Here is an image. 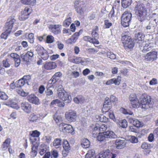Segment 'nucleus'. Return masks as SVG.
Masks as SVG:
<instances>
[{"label": "nucleus", "instance_id": "nucleus-19", "mask_svg": "<svg viewBox=\"0 0 158 158\" xmlns=\"http://www.w3.org/2000/svg\"><path fill=\"white\" fill-rule=\"evenodd\" d=\"M126 140L123 138H118L117 139L115 142V146L117 149H122L126 146Z\"/></svg>", "mask_w": 158, "mask_h": 158}, {"label": "nucleus", "instance_id": "nucleus-5", "mask_svg": "<svg viewBox=\"0 0 158 158\" xmlns=\"http://www.w3.org/2000/svg\"><path fill=\"white\" fill-rule=\"evenodd\" d=\"M74 6L75 10L80 15L83 14L86 10L85 5L84 2L81 1V0H76Z\"/></svg>", "mask_w": 158, "mask_h": 158}, {"label": "nucleus", "instance_id": "nucleus-48", "mask_svg": "<svg viewBox=\"0 0 158 158\" xmlns=\"http://www.w3.org/2000/svg\"><path fill=\"white\" fill-rule=\"evenodd\" d=\"M71 18L69 17L66 19L64 22L63 26L65 27H68L71 23Z\"/></svg>", "mask_w": 158, "mask_h": 158}, {"label": "nucleus", "instance_id": "nucleus-30", "mask_svg": "<svg viewBox=\"0 0 158 158\" xmlns=\"http://www.w3.org/2000/svg\"><path fill=\"white\" fill-rule=\"evenodd\" d=\"M111 107V106L110 104H109L108 102H105L102 108V111L105 113L107 112L110 110Z\"/></svg>", "mask_w": 158, "mask_h": 158}, {"label": "nucleus", "instance_id": "nucleus-13", "mask_svg": "<svg viewBox=\"0 0 158 158\" xmlns=\"http://www.w3.org/2000/svg\"><path fill=\"white\" fill-rule=\"evenodd\" d=\"M59 129L64 133H71L73 131V127L71 125L63 123L59 125Z\"/></svg>", "mask_w": 158, "mask_h": 158}, {"label": "nucleus", "instance_id": "nucleus-31", "mask_svg": "<svg viewBox=\"0 0 158 158\" xmlns=\"http://www.w3.org/2000/svg\"><path fill=\"white\" fill-rule=\"evenodd\" d=\"M10 140L9 138L6 139L1 146V148L3 150H6L10 145Z\"/></svg>", "mask_w": 158, "mask_h": 158}, {"label": "nucleus", "instance_id": "nucleus-41", "mask_svg": "<svg viewBox=\"0 0 158 158\" xmlns=\"http://www.w3.org/2000/svg\"><path fill=\"white\" fill-rule=\"evenodd\" d=\"M63 147L64 149L66 151H69L70 149V146L68 142L66 139H64L63 143Z\"/></svg>", "mask_w": 158, "mask_h": 158}, {"label": "nucleus", "instance_id": "nucleus-7", "mask_svg": "<svg viewBox=\"0 0 158 158\" xmlns=\"http://www.w3.org/2000/svg\"><path fill=\"white\" fill-rule=\"evenodd\" d=\"M122 40L126 50H127L134 46V43L132 41L131 37L127 35H124L123 36Z\"/></svg>", "mask_w": 158, "mask_h": 158}, {"label": "nucleus", "instance_id": "nucleus-11", "mask_svg": "<svg viewBox=\"0 0 158 158\" xmlns=\"http://www.w3.org/2000/svg\"><path fill=\"white\" fill-rule=\"evenodd\" d=\"M116 154L110 152L109 150L101 152L97 156V158H115Z\"/></svg>", "mask_w": 158, "mask_h": 158}, {"label": "nucleus", "instance_id": "nucleus-36", "mask_svg": "<svg viewBox=\"0 0 158 158\" xmlns=\"http://www.w3.org/2000/svg\"><path fill=\"white\" fill-rule=\"evenodd\" d=\"M131 3V0H122V6L124 8H126Z\"/></svg>", "mask_w": 158, "mask_h": 158}, {"label": "nucleus", "instance_id": "nucleus-39", "mask_svg": "<svg viewBox=\"0 0 158 158\" xmlns=\"http://www.w3.org/2000/svg\"><path fill=\"white\" fill-rule=\"evenodd\" d=\"M106 136L104 134V132L100 133L99 135L97 137V139L99 141H103L105 140Z\"/></svg>", "mask_w": 158, "mask_h": 158}, {"label": "nucleus", "instance_id": "nucleus-4", "mask_svg": "<svg viewBox=\"0 0 158 158\" xmlns=\"http://www.w3.org/2000/svg\"><path fill=\"white\" fill-rule=\"evenodd\" d=\"M128 122L133 126H130L129 127V131L131 132H136V130L135 127H141L143 126V123L135 118H129Z\"/></svg>", "mask_w": 158, "mask_h": 158}, {"label": "nucleus", "instance_id": "nucleus-53", "mask_svg": "<svg viewBox=\"0 0 158 158\" xmlns=\"http://www.w3.org/2000/svg\"><path fill=\"white\" fill-rule=\"evenodd\" d=\"M129 99L131 102H133L135 100L138 99L136 94H130L129 97Z\"/></svg>", "mask_w": 158, "mask_h": 158}, {"label": "nucleus", "instance_id": "nucleus-1", "mask_svg": "<svg viewBox=\"0 0 158 158\" xmlns=\"http://www.w3.org/2000/svg\"><path fill=\"white\" fill-rule=\"evenodd\" d=\"M40 134V132L37 130L32 131L30 133V140L33 145V147L32 148L31 151L33 156H35L36 155V152L35 149H34L35 148L36 145V146H38V141L39 140V136Z\"/></svg>", "mask_w": 158, "mask_h": 158}, {"label": "nucleus", "instance_id": "nucleus-24", "mask_svg": "<svg viewBox=\"0 0 158 158\" xmlns=\"http://www.w3.org/2000/svg\"><path fill=\"white\" fill-rule=\"evenodd\" d=\"M33 55L34 54L32 52L28 51L26 54L22 55L21 57L23 61L27 62L31 59Z\"/></svg>", "mask_w": 158, "mask_h": 158}, {"label": "nucleus", "instance_id": "nucleus-26", "mask_svg": "<svg viewBox=\"0 0 158 158\" xmlns=\"http://www.w3.org/2000/svg\"><path fill=\"white\" fill-rule=\"evenodd\" d=\"M144 38V35L142 32H138L135 35V39L137 42L141 44L143 42Z\"/></svg>", "mask_w": 158, "mask_h": 158}, {"label": "nucleus", "instance_id": "nucleus-61", "mask_svg": "<svg viewBox=\"0 0 158 158\" xmlns=\"http://www.w3.org/2000/svg\"><path fill=\"white\" fill-rule=\"evenodd\" d=\"M44 139L47 143H49L51 141L52 137L49 135H47L45 136Z\"/></svg>", "mask_w": 158, "mask_h": 158}, {"label": "nucleus", "instance_id": "nucleus-49", "mask_svg": "<svg viewBox=\"0 0 158 158\" xmlns=\"http://www.w3.org/2000/svg\"><path fill=\"white\" fill-rule=\"evenodd\" d=\"M62 75V73L60 72H58L55 73L53 77L52 81H54L55 82Z\"/></svg>", "mask_w": 158, "mask_h": 158}, {"label": "nucleus", "instance_id": "nucleus-18", "mask_svg": "<svg viewBox=\"0 0 158 158\" xmlns=\"http://www.w3.org/2000/svg\"><path fill=\"white\" fill-rule=\"evenodd\" d=\"M49 28L51 31L55 35L60 33L62 25L60 24H51L49 25Z\"/></svg>", "mask_w": 158, "mask_h": 158}, {"label": "nucleus", "instance_id": "nucleus-15", "mask_svg": "<svg viewBox=\"0 0 158 158\" xmlns=\"http://www.w3.org/2000/svg\"><path fill=\"white\" fill-rule=\"evenodd\" d=\"M58 96L66 103H69L71 101V96L66 92H59L58 93Z\"/></svg>", "mask_w": 158, "mask_h": 158}, {"label": "nucleus", "instance_id": "nucleus-12", "mask_svg": "<svg viewBox=\"0 0 158 158\" xmlns=\"http://www.w3.org/2000/svg\"><path fill=\"white\" fill-rule=\"evenodd\" d=\"M36 50L39 55L43 60H46L48 59L49 57L48 52L45 50L43 47L40 46H38Z\"/></svg>", "mask_w": 158, "mask_h": 158}, {"label": "nucleus", "instance_id": "nucleus-8", "mask_svg": "<svg viewBox=\"0 0 158 158\" xmlns=\"http://www.w3.org/2000/svg\"><path fill=\"white\" fill-rule=\"evenodd\" d=\"M131 14L127 11H125L121 17V23L124 27L128 26L131 18Z\"/></svg>", "mask_w": 158, "mask_h": 158}, {"label": "nucleus", "instance_id": "nucleus-29", "mask_svg": "<svg viewBox=\"0 0 158 158\" xmlns=\"http://www.w3.org/2000/svg\"><path fill=\"white\" fill-rule=\"evenodd\" d=\"M74 102L77 104H82L85 102V100L84 98L82 96H78L75 97L73 99Z\"/></svg>", "mask_w": 158, "mask_h": 158}, {"label": "nucleus", "instance_id": "nucleus-33", "mask_svg": "<svg viewBox=\"0 0 158 158\" xmlns=\"http://www.w3.org/2000/svg\"><path fill=\"white\" fill-rule=\"evenodd\" d=\"M104 134L107 138H115L117 137L116 135L112 131H108L105 132Z\"/></svg>", "mask_w": 158, "mask_h": 158}, {"label": "nucleus", "instance_id": "nucleus-22", "mask_svg": "<svg viewBox=\"0 0 158 158\" xmlns=\"http://www.w3.org/2000/svg\"><path fill=\"white\" fill-rule=\"evenodd\" d=\"M21 108L25 112L29 113L31 111V105L28 102H23L21 103Z\"/></svg>", "mask_w": 158, "mask_h": 158}, {"label": "nucleus", "instance_id": "nucleus-64", "mask_svg": "<svg viewBox=\"0 0 158 158\" xmlns=\"http://www.w3.org/2000/svg\"><path fill=\"white\" fill-rule=\"evenodd\" d=\"M51 156L57 158L58 156V152L56 150H54L51 151Z\"/></svg>", "mask_w": 158, "mask_h": 158}, {"label": "nucleus", "instance_id": "nucleus-28", "mask_svg": "<svg viewBox=\"0 0 158 158\" xmlns=\"http://www.w3.org/2000/svg\"><path fill=\"white\" fill-rule=\"evenodd\" d=\"M4 104L14 108H17L18 107L16 101L12 99H9L8 101L5 102Z\"/></svg>", "mask_w": 158, "mask_h": 158}, {"label": "nucleus", "instance_id": "nucleus-16", "mask_svg": "<svg viewBox=\"0 0 158 158\" xmlns=\"http://www.w3.org/2000/svg\"><path fill=\"white\" fill-rule=\"evenodd\" d=\"M69 61L71 62L76 64L81 63L82 65H85L88 61V59H83L81 57H71L69 59Z\"/></svg>", "mask_w": 158, "mask_h": 158}, {"label": "nucleus", "instance_id": "nucleus-58", "mask_svg": "<svg viewBox=\"0 0 158 158\" xmlns=\"http://www.w3.org/2000/svg\"><path fill=\"white\" fill-rule=\"evenodd\" d=\"M154 26H151L150 24L148 25L146 27L147 30L149 32H153L154 31Z\"/></svg>", "mask_w": 158, "mask_h": 158}, {"label": "nucleus", "instance_id": "nucleus-40", "mask_svg": "<svg viewBox=\"0 0 158 158\" xmlns=\"http://www.w3.org/2000/svg\"><path fill=\"white\" fill-rule=\"evenodd\" d=\"M25 83L24 80L21 79L15 82V86L17 87H21L23 86Z\"/></svg>", "mask_w": 158, "mask_h": 158}, {"label": "nucleus", "instance_id": "nucleus-2", "mask_svg": "<svg viewBox=\"0 0 158 158\" xmlns=\"http://www.w3.org/2000/svg\"><path fill=\"white\" fill-rule=\"evenodd\" d=\"M140 103L142 108L145 109L152 108L153 106L151 97L145 94L141 96L140 98Z\"/></svg>", "mask_w": 158, "mask_h": 158}, {"label": "nucleus", "instance_id": "nucleus-54", "mask_svg": "<svg viewBox=\"0 0 158 158\" xmlns=\"http://www.w3.org/2000/svg\"><path fill=\"white\" fill-rule=\"evenodd\" d=\"M8 97L6 94L3 92L0 91V98L2 100H6L8 98Z\"/></svg>", "mask_w": 158, "mask_h": 158}, {"label": "nucleus", "instance_id": "nucleus-34", "mask_svg": "<svg viewBox=\"0 0 158 158\" xmlns=\"http://www.w3.org/2000/svg\"><path fill=\"white\" fill-rule=\"evenodd\" d=\"M21 2L24 5L33 6L36 4V0H21Z\"/></svg>", "mask_w": 158, "mask_h": 158}, {"label": "nucleus", "instance_id": "nucleus-37", "mask_svg": "<svg viewBox=\"0 0 158 158\" xmlns=\"http://www.w3.org/2000/svg\"><path fill=\"white\" fill-rule=\"evenodd\" d=\"M53 144L56 148H59L61 144V140L60 139L56 138L54 140Z\"/></svg>", "mask_w": 158, "mask_h": 158}, {"label": "nucleus", "instance_id": "nucleus-63", "mask_svg": "<svg viewBox=\"0 0 158 158\" xmlns=\"http://www.w3.org/2000/svg\"><path fill=\"white\" fill-rule=\"evenodd\" d=\"M158 84L157 80L155 78H153L149 81V84L151 85H155Z\"/></svg>", "mask_w": 158, "mask_h": 158}, {"label": "nucleus", "instance_id": "nucleus-59", "mask_svg": "<svg viewBox=\"0 0 158 158\" xmlns=\"http://www.w3.org/2000/svg\"><path fill=\"white\" fill-rule=\"evenodd\" d=\"M107 56L111 59H114L116 58L115 55L111 52H107Z\"/></svg>", "mask_w": 158, "mask_h": 158}, {"label": "nucleus", "instance_id": "nucleus-9", "mask_svg": "<svg viewBox=\"0 0 158 158\" xmlns=\"http://www.w3.org/2000/svg\"><path fill=\"white\" fill-rule=\"evenodd\" d=\"M31 12V10L28 7H25L21 12L19 16V19L21 21H24L29 18Z\"/></svg>", "mask_w": 158, "mask_h": 158}, {"label": "nucleus", "instance_id": "nucleus-43", "mask_svg": "<svg viewBox=\"0 0 158 158\" xmlns=\"http://www.w3.org/2000/svg\"><path fill=\"white\" fill-rule=\"evenodd\" d=\"M98 121H100L101 123L102 122H106L107 121L108 118L105 116L103 115H101L100 116H98Z\"/></svg>", "mask_w": 158, "mask_h": 158}, {"label": "nucleus", "instance_id": "nucleus-21", "mask_svg": "<svg viewBox=\"0 0 158 158\" xmlns=\"http://www.w3.org/2000/svg\"><path fill=\"white\" fill-rule=\"evenodd\" d=\"M82 31L80 30L79 32L75 33L69 39L67 40V43L69 44H72L75 43L78 39V36L80 35L79 33Z\"/></svg>", "mask_w": 158, "mask_h": 158}, {"label": "nucleus", "instance_id": "nucleus-10", "mask_svg": "<svg viewBox=\"0 0 158 158\" xmlns=\"http://www.w3.org/2000/svg\"><path fill=\"white\" fill-rule=\"evenodd\" d=\"M153 44L150 43L148 40L147 41H143L141 44H139L140 49L143 52H145L151 50L153 48Z\"/></svg>", "mask_w": 158, "mask_h": 158}, {"label": "nucleus", "instance_id": "nucleus-3", "mask_svg": "<svg viewBox=\"0 0 158 158\" xmlns=\"http://www.w3.org/2000/svg\"><path fill=\"white\" fill-rule=\"evenodd\" d=\"M8 20V22L6 23L4 27L5 32L1 35L2 38L6 39L8 34L11 32L13 25L15 21L14 16L10 17Z\"/></svg>", "mask_w": 158, "mask_h": 158}, {"label": "nucleus", "instance_id": "nucleus-52", "mask_svg": "<svg viewBox=\"0 0 158 158\" xmlns=\"http://www.w3.org/2000/svg\"><path fill=\"white\" fill-rule=\"evenodd\" d=\"M120 110L122 113L125 114L132 115L133 114V113L132 112L129 110H127L123 108H121L120 109Z\"/></svg>", "mask_w": 158, "mask_h": 158}, {"label": "nucleus", "instance_id": "nucleus-50", "mask_svg": "<svg viewBox=\"0 0 158 158\" xmlns=\"http://www.w3.org/2000/svg\"><path fill=\"white\" fill-rule=\"evenodd\" d=\"M129 140L131 142L133 143H136L138 142V138L133 136H130Z\"/></svg>", "mask_w": 158, "mask_h": 158}, {"label": "nucleus", "instance_id": "nucleus-44", "mask_svg": "<svg viewBox=\"0 0 158 158\" xmlns=\"http://www.w3.org/2000/svg\"><path fill=\"white\" fill-rule=\"evenodd\" d=\"M113 84L117 85H119L121 81V78L120 76H118L116 78H113Z\"/></svg>", "mask_w": 158, "mask_h": 158}, {"label": "nucleus", "instance_id": "nucleus-57", "mask_svg": "<svg viewBox=\"0 0 158 158\" xmlns=\"http://www.w3.org/2000/svg\"><path fill=\"white\" fill-rule=\"evenodd\" d=\"M34 34L32 33H30L28 35V40L31 43H33L34 42Z\"/></svg>", "mask_w": 158, "mask_h": 158}, {"label": "nucleus", "instance_id": "nucleus-25", "mask_svg": "<svg viewBox=\"0 0 158 158\" xmlns=\"http://www.w3.org/2000/svg\"><path fill=\"white\" fill-rule=\"evenodd\" d=\"M10 56L14 59L15 62V66L17 67L20 63V60L19 56L15 53H11L10 54Z\"/></svg>", "mask_w": 158, "mask_h": 158}, {"label": "nucleus", "instance_id": "nucleus-55", "mask_svg": "<svg viewBox=\"0 0 158 158\" xmlns=\"http://www.w3.org/2000/svg\"><path fill=\"white\" fill-rule=\"evenodd\" d=\"M119 125L120 127L123 128H126L127 125V122L125 119H123L122 121L120 123Z\"/></svg>", "mask_w": 158, "mask_h": 158}, {"label": "nucleus", "instance_id": "nucleus-46", "mask_svg": "<svg viewBox=\"0 0 158 158\" xmlns=\"http://www.w3.org/2000/svg\"><path fill=\"white\" fill-rule=\"evenodd\" d=\"M131 104L132 107L135 108L139 107L140 106V102L138 99L131 102Z\"/></svg>", "mask_w": 158, "mask_h": 158}, {"label": "nucleus", "instance_id": "nucleus-47", "mask_svg": "<svg viewBox=\"0 0 158 158\" xmlns=\"http://www.w3.org/2000/svg\"><path fill=\"white\" fill-rule=\"evenodd\" d=\"M17 92L19 94L23 97L26 96L28 94V92H25L22 89L17 90Z\"/></svg>", "mask_w": 158, "mask_h": 158}, {"label": "nucleus", "instance_id": "nucleus-17", "mask_svg": "<svg viewBox=\"0 0 158 158\" xmlns=\"http://www.w3.org/2000/svg\"><path fill=\"white\" fill-rule=\"evenodd\" d=\"M91 127L94 131H105L107 126L106 125L102 124L101 122L96 123L95 125H93Z\"/></svg>", "mask_w": 158, "mask_h": 158}, {"label": "nucleus", "instance_id": "nucleus-23", "mask_svg": "<svg viewBox=\"0 0 158 158\" xmlns=\"http://www.w3.org/2000/svg\"><path fill=\"white\" fill-rule=\"evenodd\" d=\"M28 100L31 103L35 104H40L39 99L34 94H31L27 97Z\"/></svg>", "mask_w": 158, "mask_h": 158}, {"label": "nucleus", "instance_id": "nucleus-45", "mask_svg": "<svg viewBox=\"0 0 158 158\" xmlns=\"http://www.w3.org/2000/svg\"><path fill=\"white\" fill-rule=\"evenodd\" d=\"M54 41V38L53 36L51 35H48L46 37V43L48 44H51Z\"/></svg>", "mask_w": 158, "mask_h": 158}, {"label": "nucleus", "instance_id": "nucleus-35", "mask_svg": "<svg viewBox=\"0 0 158 158\" xmlns=\"http://www.w3.org/2000/svg\"><path fill=\"white\" fill-rule=\"evenodd\" d=\"M95 151L93 150L88 151L85 157V158H95Z\"/></svg>", "mask_w": 158, "mask_h": 158}, {"label": "nucleus", "instance_id": "nucleus-20", "mask_svg": "<svg viewBox=\"0 0 158 158\" xmlns=\"http://www.w3.org/2000/svg\"><path fill=\"white\" fill-rule=\"evenodd\" d=\"M65 116L67 119L70 122L75 121L77 118V114L74 111H71L68 112H66Z\"/></svg>", "mask_w": 158, "mask_h": 158}, {"label": "nucleus", "instance_id": "nucleus-62", "mask_svg": "<svg viewBox=\"0 0 158 158\" xmlns=\"http://www.w3.org/2000/svg\"><path fill=\"white\" fill-rule=\"evenodd\" d=\"M114 12L115 11L114 7H113L109 14H108V16L110 18H113L115 17Z\"/></svg>", "mask_w": 158, "mask_h": 158}, {"label": "nucleus", "instance_id": "nucleus-42", "mask_svg": "<svg viewBox=\"0 0 158 158\" xmlns=\"http://www.w3.org/2000/svg\"><path fill=\"white\" fill-rule=\"evenodd\" d=\"M28 119L30 121L32 122H34L36 121L38 119V117L36 115L33 114H30Z\"/></svg>", "mask_w": 158, "mask_h": 158}, {"label": "nucleus", "instance_id": "nucleus-6", "mask_svg": "<svg viewBox=\"0 0 158 158\" xmlns=\"http://www.w3.org/2000/svg\"><path fill=\"white\" fill-rule=\"evenodd\" d=\"M135 10L138 13L139 19L141 21H142L145 18L147 15V10L144 7L143 4H140L136 7Z\"/></svg>", "mask_w": 158, "mask_h": 158}, {"label": "nucleus", "instance_id": "nucleus-27", "mask_svg": "<svg viewBox=\"0 0 158 158\" xmlns=\"http://www.w3.org/2000/svg\"><path fill=\"white\" fill-rule=\"evenodd\" d=\"M56 67V63L53 62H46L44 65L45 69L47 70H51L55 69Z\"/></svg>", "mask_w": 158, "mask_h": 158}, {"label": "nucleus", "instance_id": "nucleus-60", "mask_svg": "<svg viewBox=\"0 0 158 158\" xmlns=\"http://www.w3.org/2000/svg\"><path fill=\"white\" fill-rule=\"evenodd\" d=\"M141 148L142 149H146L151 148V145L148 144L146 143H143L141 145Z\"/></svg>", "mask_w": 158, "mask_h": 158}, {"label": "nucleus", "instance_id": "nucleus-38", "mask_svg": "<svg viewBox=\"0 0 158 158\" xmlns=\"http://www.w3.org/2000/svg\"><path fill=\"white\" fill-rule=\"evenodd\" d=\"M98 27L96 26L94 27L93 28L92 32V35L94 38H97L98 36Z\"/></svg>", "mask_w": 158, "mask_h": 158}, {"label": "nucleus", "instance_id": "nucleus-32", "mask_svg": "<svg viewBox=\"0 0 158 158\" xmlns=\"http://www.w3.org/2000/svg\"><path fill=\"white\" fill-rule=\"evenodd\" d=\"M90 144L89 141L86 139H83L81 140V145L84 148H88L90 146Z\"/></svg>", "mask_w": 158, "mask_h": 158}, {"label": "nucleus", "instance_id": "nucleus-56", "mask_svg": "<svg viewBox=\"0 0 158 158\" xmlns=\"http://www.w3.org/2000/svg\"><path fill=\"white\" fill-rule=\"evenodd\" d=\"M54 119L56 123H58L61 122L62 120V118L60 116L55 114L54 116Z\"/></svg>", "mask_w": 158, "mask_h": 158}, {"label": "nucleus", "instance_id": "nucleus-51", "mask_svg": "<svg viewBox=\"0 0 158 158\" xmlns=\"http://www.w3.org/2000/svg\"><path fill=\"white\" fill-rule=\"evenodd\" d=\"M22 79L24 80L25 83H27L28 85H29V83L30 82L31 80V77L30 75L24 76Z\"/></svg>", "mask_w": 158, "mask_h": 158}, {"label": "nucleus", "instance_id": "nucleus-14", "mask_svg": "<svg viewBox=\"0 0 158 158\" xmlns=\"http://www.w3.org/2000/svg\"><path fill=\"white\" fill-rule=\"evenodd\" d=\"M157 54V52L156 51L149 52L144 56V60L147 61H153L156 59Z\"/></svg>", "mask_w": 158, "mask_h": 158}]
</instances>
